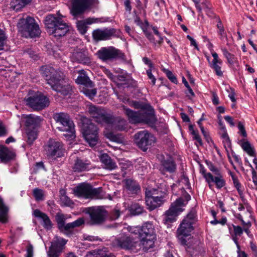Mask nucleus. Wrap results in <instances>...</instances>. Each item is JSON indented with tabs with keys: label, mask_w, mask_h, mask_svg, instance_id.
I'll list each match as a JSON object with an SVG mask.
<instances>
[{
	"label": "nucleus",
	"mask_w": 257,
	"mask_h": 257,
	"mask_svg": "<svg viewBox=\"0 0 257 257\" xmlns=\"http://www.w3.org/2000/svg\"><path fill=\"white\" fill-rule=\"evenodd\" d=\"M42 74L51 88L63 96L71 94L72 87L67 81L64 74L51 67H42Z\"/></svg>",
	"instance_id": "1"
},
{
	"label": "nucleus",
	"mask_w": 257,
	"mask_h": 257,
	"mask_svg": "<svg viewBox=\"0 0 257 257\" xmlns=\"http://www.w3.org/2000/svg\"><path fill=\"white\" fill-rule=\"evenodd\" d=\"M197 220L196 211L192 209L183 220L177 230V236L180 243L185 248H190L192 246L194 239L189 237L194 230L193 225Z\"/></svg>",
	"instance_id": "2"
},
{
	"label": "nucleus",
	"mask_w": 257,
	"mask_h": 257,
	"mask_svg": "<svg viewBox=\"0 0 257 257\" xmlns=\"http://www.w3.org/2000/svg\"><path fill=\"white\" fill-rule=\"evenodd\" d=\"M63 17L62 15L57 17L53 15H49L46 17L44 23L49 34L55 37H61L69 32V25L62 20Z\"/></svg>",
	"instance_id": "3"
},
{
	"label": "nucleus",
	"mask_w": 257,
	"mask_h": 257,
	"mask_svg": "<svg viewBox=\"0 0 257 257\" xmlns=\"http://www.w3.org/2000/svg\"><path fill=\"white\" fill-rule=\"evenodd\" d=\"M53 118L58 124L57 128L60 131L65 132L64 134L65 137L68 139L75 138L74 124L67 113H55L53 115Z\"/></svg>",
	"instance_id": "4"
},
{
	"label": "nucleus",
	"mask_w": 257,
	"mask_h": 257,
	"mask_svg": "<svg viewBox=\"0 0 257 257\" xmlns=\"http://www.w3.org/2000/svg\"><path fill=\"white\" fill-rule=\"evenodd\" d=\"M75 196L85 199H100L104 197L102 188H93L90 184L82 183L73 189Z\"/></svg>",
	"instance_id": "5"
},
{
	"label": "nucleus",
	"mask_w": 257,
	"mask_h": 257,
	"mask_svg": "<svg viewBox=\"0 0 257 257\" xmlns=\"http://www.w3.org/2000/svg\"><path fill=\"white\" fill-rule=\"evenodd\" d=\"M18 27L21 34L26 37L35 38L41 34L39 25L35 19L31 17L26 19H21L18 24Z\"/></svg>",
	"instance_id": "6"
},
{
	"label": "nucleus",
	"mask_w": 257,
	"mask_h": 257,
	"mask_svg": "<svg viewBox=\"0 0 257 257\" xmlns=\"http://www.w3.org/2000/svg\"><path fill=\"white\" fill-rule=\"evenodd\" d=\"M27 105L35 110H41L50 105L49 98L39 91H30L25 98Z\"/></svg>",
	"instance_id": "7"
},
{
	"label": "nucleus",
	"mask_w": 257,
	"mask_h": 257,
	"mask_svg": "<svg viewBox=\"0 0 257 257\" xmlns=\"http://www.w3.org/2000/svg\"><path fill=\"white\" fill-rule=\"evenodd\" d=\"M82 132L85 140L91 147L97 144L99 140L97 127L87 118L82 119Z\"/></svg>",
	"instance_id": "8"
},
{
	"label": "nucleus",
	"mask_w": 257,
	"mask_h": 257,
	"mask_svg": "<svg viewBox=\"0 0 257 257\" xmlns=\"http://www.w3.org/2000/svg\"><path fill=\"white\" fill-rule=\"evenodd\" d=\"M185 205V201L183 198H179L176 199L163 215V222L166 224H169L175 221L178 214L183 211V207Z\"/></svg>",
	"instance_id": "9"
},
{
	"label": "nucleus",
	"mask_w": 257,
	"mask_h": 257,
	"mask_svg": "<svg viewBox=\"0 0 257 257\" xmlns=\"http://www.w3.org/2000/svg\"><path fill=\"white\" fill-rule=\"evenodd\" d=\"M88 112L94 121L102 125H107L113 121V116L100 107L90 105Z\"/></svg>",
	"instance_id": "10"
},
{
	"label": "nucleus",
	"mask_w": 257,
	"mask_h": 257,
	"mask_svg": "<svg viewBox=\"0 0 257 257\" xmlns=\"http://www.w3.org/2000/svg\"><path fill=\"white\" fill-rule=\"evenodd\" d=\"M121 107L123 112L127 116L130 122L132 123H153L156 120L155 116H149L144 112L134 111L124 105H122Z\"/></svg>",
	"instance_id": "11"
},
{
	"label": "nucleus",
	"mask_w": 257,
	"mask_h": 257,
	"mask_svg": "<svg viewBox=\"0 0 257 257\" xmlns=\"http://www.w3.org/2000/svg\"><path fill=\"white\" fill-rule=\"evenodd\" d=\"M121 107L123 112L127 116L130 122L132 123H153L156 120L155 116H149L144 112L134 111L124 105H122Z\"/></svg>",
	"instance_id": "12"
},
{
	"label": "nucleus",
	"mask_w": 257,
	"mask_h": 257,
	"mask_svg": "<svg viewBox=\"0 0 257 257\" xmlns=\"http://www.w3.org/2000/svg\"><path fill=\"white\" fill-rule=\"evenodd\" d=\"M86 213L90 217L89 224L98 225L102 224L105 221L107 212L102 207H91L87 209Z\"/></svg>",
	"instance_id": "13"
},
{
	"label": "nucleus",
	"mask_w": 257,
	"mask_h": 257,
	"mask_svg": "<svg viewBox=\"0 0 257 257\" xmlns=\"http://www.w3.org/2000/svg\"><path fill=\"white\" fill-rule=\"evenodd\" d=\"M137 146L143 151H146L155 142V138L147 131H140L134 135Z\"/></svg>",
	"instance_id": "14"
},
{
	"label": "nucleus",
	"mask_w": 257,
	"mask_h": 257,
	"mask_svg": "<svg viewBox=\"0 0 257 257\" xmlns=\"http://www.w3.org/2000/svg\"><path fill=\"white\" fill-rule=\"evenodd\" d=\"M96 55L103 62L123 59L124 56L121 51L112 46L101 48L97 52Z\"/></svg>",
	"instance_id": "15"
},
{
	"label": "nucleus",
	"mask_w": 257,
	"mask_h": 257,
	"mask_svg": "<svg viewBox=\"0 0 257 257\" xmlns=\"http://www.w3.org/2000/svg\"><path fill=\"white\" fill-rule=\"evenodd\" d=\"M46 154L48 157L56 159L64 156L65 149L63 144L59 141L50 139L45 146Z\"/></svg>",
	"instance_id": "16"
},
{
	"label": "nucleus",
	"mask_w": 257,
	"mask_h": 257,
	"mask_svg": "<svg viewBox=\"0 0 257 257\" xmlns=\"http://www.w3.org/2000/svg\"><path fill=\"white\" fill-rule=\"evenodd\" d=\"M71 14L76 18L84 13L90 6L97 3V0H71Z\"/></svg>",
	"instance_id": "17"
},
{
	"label": "nucleus",
	"mask_w": 257,
	"mask_h": 257,
	"mask_svg": "<svg viewBox=\"0 0 257 257\" xmlns=\"http://www.w3.org/2000/svg\"><path fill=\"white\" fill-rule=\"evenodd\" d=\"M137 244V242L125 233L119 234L112 241L113 247L126 250L132 249L136 246Z\"/></svg>",
	"instance_id": "18"
},
{
	"label": "nucleus",
	"mask_w": 257,
	"mask_h": 257,
	"mask_svg": "<svg viewBox=\"0 0 257 257\" xmlns=\"http://www.w3.org/2000/svg\"><path fill=\"white\" fill-rule=\"evenodd\" d=\"M146 204L148 208L152 211L159 207L163 203V198L161 196H157L158 190L156 189L146 190Z\"/></svg>",
	"instance_id": "19"
},
{
	"label": "nucleus",
	"mask_w": 257,
	"mask_h": 257,
	"mask_svg": "<svg viewBox=\"0 0 257 257\" xmlns=\"http://www.w3.org/2000/svg\"><path fill=\"white\" fill-rule=\"evenodd\" d=\"M70 59L73 62L85 65H89L91 63V59L88 52L82 50H74L71 54Z\"/></svg>",
	"instance_id": "20"
},
{
	"label": "nucleus",
	"mask_w": 257,
	"mask_h": 257,
	"mask_svg": "<svg viewBox=\"0 0 257 257\" xmlns=\"http://www.w3.org/2000/svg\"><path fill=\"white\" fill-rule=\"evenodd\" d=\"M116 30L114 29H96L93 31L92 37L96 41H102L110 39L114 36Z\"/></svg>",
	"instance_id": "21"
},
{
	"label": "nucleus",
	"mask_w": 257,
	"mask_h": 257,
	"mask_svg": "<svg viewBox=\"0 0 257 257\" xmlns=\"http://www.w3.org/2000/svg\"><path fill=\"white\" fill-rule=\"evenodd\" d=\"M176 169V164L172 158H164L161 161L160 170L163 174H165L166 172L174 173Z\"/></svg>",
	"instance_id": "22"
},
{
	"label": "nucleus",
	"mask_w": 257,
	"mask_h": 257,
	"mask_svg": "<svg viewBox=\"0 0 257 257\" xmlns=\"http://www.w3.org/2000/svg\"><path fill=\"white\" fill-rule=\"evenodd\" d=\"M33 215L42 220V224L44 228L50 230L52 228L53 223L47 214L36 209L33 211Z\"/></svg>",
	"instance_id": "23"
},
{
	"label": "nucleus",
	"mask_w": 257,
	"mask_h": 257,
	"mask_svg": "<svg viewBox=\"0 0 257 257\" xmlns=\"http://www.w3.org/2000/svg\"><path fill=\"white\" fill-rule=\"evenodd\" d=\"M208 180L206 182L208 183L209 187L211 188L212 183H215L217 189H221L225 185V181L224 180L223 175L221 173L219 175L213 176L212 174H208Z\"/></svg>",
	"instance_id": "24"
},
{
	"label": "nucleus",
	"mask_w": 257,
	"mask_h": 257,
	"mask_svg": "<svg viewBox=\"0 0 257 257\" xmlns=\"http://www.w3.org/2000/svg\"><path fill=\"white\" fill-rule=\"evenodd\" d=\"M15 153L8 148L0 145V160L2 163H7L15 157Z\"/></svg>",
	"instance_id": "25"
},
{
	"label": "nucleus",
	"mask_w": 257,
	"mask_h": 257,
	"mask_svg": "<svg viewBox=\"0 0 257 257\" xmlns=\"http://www.w3.org/2000/svg\"><path fill=\"white\" fill-rule=\"evenodd\" d=\"M211 54L213 59L210 63V67L218 76L221 77L223 76V72L221 68L222 61L218 58V54L216 52H213Z\"/></svg>",
	"instance_id": "26"
},
{
	"label": "nucleus",
	"mask_w": 257,
	"mask_h": 257,
	"mask_svg": "<svg viewBox=\"0 0 257 257\" xmlns=\"http://www.w3.org/2000/svg\"><path fill=\"white\" fill-rule=\"evenodd\" d=\"M156 236L154 227L151 222H146L140 227V237L141 238Z\"/></svg>",
	"instance_id": "27"
},
{
	"label": "nucleus",
	"mask_w": 257,
	"mask_h": 257,
	"mask_svg": "<svg viewBox=\"0 0 257 257\" xmlns=\"http://www.w3.org/2000/svg\"><path fill=\"white\" fill-rule=\"evenodd\" d=\"M107 125H111L113 130L122 131L127 129V123L124 119L113 117L112 122Z\"/></svg>",
	"instance_id": "28"
},
{
	"label": "nucleus",
	"mask_w": 257,
	"mask_h": 257,
	"mask_svg": "<svg viewBox=\"0 0 257 257\" xmlns=\"http://www.w3.org/2000/svg\"><path fill=\"white\" fill-rule=\"evenodd\" d=\"M133 105L136 108L140 109L138 111L144 112L147 114H148L149 116H155L154 110L150 105L139 101L133 102Z\"/></svg>",
	"instance_id": "29"
},
{
	"label": "nucleus",
	"mask_w": 257,
	"mask_h": 257,
	"mask_svg": "<svg viewBox=\"0 0 257 257\" xmlns=\"http://www.w3.org/2000/svg\"><path fill=\"white\" fill-rule=\"evenodd\" d=\"M112 253L106 247L94 250L87 252L85 257H110Z\"/></svg>",
	"instance_id": "30"
},
{
	"label": "nucleus",
	"mask_w": 257,
	"mask_h": 257,
	"mask_svg": "<svg viewBox=\"0 0 257 257\" xmlns=\"http://www.w3.org/2000/svg\"><path fill=\"white\" fill-rule=\"evenodd\" d=\"M9 208L5 203L3 199L0 196V222L6 223L8 221Z\"/></svg>",
	"instance_id": "31"
},
{
	"label": "nucleus",
	"mask_w": 257,
	"mask_h": 257,
	"mask_svg": "<svg viewBox=\"0 0 257 257\" xmlns=\"http://www.w3.org/2000/svg\"><path fill=\"white\" fill-rule=\"evenodd\" d=\"M95 21L92 18H87L84 20L78 21L76 22V26L78 30L82 35H84L87 31L88 27L87 25H91L94 23Z\"/></svg>",
	"instance_id": "32"
},
{
	"label": "nucleus",
	"mask_w": 257,
	"mask_h": 257,
	"mask_svg": "<svg viewBox=\"0 0 257 257\" xmlns=\"http://www.w3.org/2000/svg\"><path fill=\"white\" fill-rule=\"evenodd\" d=\"M100 159L106 169L112 170L116 167V163L106 153L102 154L100 156Z\"/></svg>",
	"instance_id": "33"
},
{
	"label": "nucleus",
	"mask_w": 257,
	"mask_h": 257,
	"mask_svg": "<svg viewBox=\"0 0 257 257\" xmlns=\"http://www.w3.org/2000/svg\"><path fill=\"white\" fill-rule=\"evenodd\" d=\"M73 169L78 172L87 171L89 169V163L77 158L74 161Z\"/></svg>",
	"instance_id": "34"
},
{
	"label": "nucleus",
	"mask_w": 257,
	"mask_h": 257,
	"mask_svg": "<svg viewBox=\"0 0 257 257\" xmlns=\"http://www.w3.org/2000/svg\"><path fill=\"white\" fill-rule=\"evenodd\" d=\"M125 188L131 194H137L141 190L139 184L136 181L131 179L125 180Z\"/></svg>",
	"instance_id": "35"
},
{
	"label": "nucleus",
	"mask_w": 257,
	"mask_h": 257,
	"mask_svg": "<svg viewBox=\"0 0 257 257\" xmlns=\"http://www.w3.org/2000/svg\"><path fill=\"white\" fill-rule=\"evenodd\" d=\"M155 238L156 236L141 238V244L144 251H148L154 247Z\"/></svg>",
	"instance_id": "36"
},
{
	"label": "nucleus",
	"mask_w": 257,
	"mask_h": 257,
	"mask_svg": "<svg viewBox=\"0 0 257 257\" xmlns=\"http://www.w3.org/2000/svg\"><path fill=\"white\" fill-rule=\"evenodd\" d=\"M76 82L78 84H81L83 87H92L93 84L92 82L90 80L89 78L84 73H81L76 79Z\"/></svg>",
	"instance_id": "37"
},
{
	"label": "nucleus",
	"mask_w": 257,
	"mask_h": 257,
	"mask_svg": "<svg viewBox=\"0 0 257 257\" xmlns=\"http://www.w3.org/2000/svg\"><path fill=\"white\" fill-rule=\"evenodd\" d=\"M41 121V118L40 116H35L33 114H30L26 119V125L27 127L30 128L31 126L33 129L38 126Z\"/></svg>",
	"instance_id": "38"
},
{
	"label": "nucleus",
	"mask_w": 257,
	"mask_h": 257,
	"mask_svg": "<svg viewBox=\"0 0 257 257\" xmlns=\"http://www.w3.org/2000/svg\"><path fill=\"white\" fill-rule=\"evenodd\" d=\"M232 226L233 228V233H230L232 239L236 245L237 248L239 249V245L238 242V238H237V236H240L242 235L243 230L240 226L234 225L233 224H232Z\"/></svg>",
	"instance_id": "39"
},
{
	"label": "nucleus",
	"mask_w": 257,
	"mask_h": 257,
	"mask_svg": "<svg viewBox=\"0 0 257 257\" xmlns=\"http://www.w3.org/2000/svg\"><path fill=\"white\" fill-rule=\"evenodd\" d=\"M66 243L67 240L64 238L56 236L52 242L51 246L62 251L63 247Z\"/></svg>",
	"instance_id": "40"
},
{
	"label": "nucleus",
	"mask_w": 257,
	"mask_h": 257,
	"mask_svg": "<svg viewBox=\"0 0 257 257\" xmlns=\"http://www.w3.org/2000/svg\"><path fill=\"white\" fill-rule=\"evenodd\" d=\"M27 142L29 145H32L37 138V133L35 129L27 127L26 128Z\"/></svg>",
	"instance_id": "41"
},
{
	"label": "nucleus",
	"mask_w": 257,
	"mask_h": 257,
	"mask_svg": "<svg viewBox=\"0 0 257 257\" xmlns=\"http://www.w3.org/2000/svg\"><path fill=\"white\" fill-rule=\"evenodd\" d=\"M90 87H83L80 88L81 92H82L86 96L88 97L90 99H92L94 98L96 94V89Z\"/></svg>",
	"instance_id": "42"
},
{
	"label": "nucleus",
	"mask_w": 257,
	"mask_h": 257,
	"mask_svg": "<svg viewBox=\"0 0 257 257\" xmlns=\"http://www.w3.org/2000/svg\"><path fill=\"white\" fill-rule=\"evenodd\" d=\"M221 50V51H222L224 56L227 59V61L228 63H229L230 64H233L236 62V61H237L236 58L235 57V56L233 54L229 53L227 51L226 48H222Z\"/></svg>",
	"instance_id": "43"
},
{
	"label": "nucleus",
	"mask_w": 257,
	"mask_h": 257,
	"mask_svg": "<svg viewBox=\"0 0 257 257\" xmlns=\"http://www.w3.org/2000/svg\"><path fill=\"white\" fill-rule=\"evenodd\" d=\"M55 219L57 223L58 228L59 230L62 229L63 225L65 224V221L67 219L65 215L61 212H58L56 215Z\"/></svg>",
	"instance_id": "44"
},
{
	"label": "nucleus",
	"mask_w": 257,
	"mask_h": 257,
	"mask_svg": "<svg viewBox=\"0 0 257 257\" xmlns=\"http://www.w3.org/2000/svg\"><path fill=\"white\" fill-rule=\"evenodd\" d=\"M241 148L248 155L252 157L255 156L254 149L251 147L248 142H243L241 144Z\"/></svg>",
	"instance_id": "45"
},
{
	"label": "nucleus",
	"mask_w": 257,
	"mask_h": 257,
	"mask_svg": "<svg viewBox=\"0 0 257 257\" xmlns=\"http://www.w3.org/2000/svg\"><path fill=\"white\" fill-rule=\"evenodd\" d=\"M33 195L37 201H43L45 199L44 192L43 190L39 188H35L33 190Z\"/></svg>",
	"instance_id": "46"
},
{
	"label": "nucleus",
	"mask_w": 257,
	"mask_h": 257,
	"mask_svg": "<svg viewBox=\"0 0 257 257\" xmlns=\"http://www.w3.org/2000/svg\"><path fill=\"white\" fill-rule=\"evenodd\" d=\"M131 210L132 213L134 215H140L144 211V207L137 203L133 204L131 206Z\"/></svg>",
	"instance_id": "47"
},
{
	"label": "nucleus",
	"mask_w": 257,
	"mask_h": 257,
	"mask_svg": "<svg viewBox=\"0 0 257 257\" xmlns=\"http://www.w3.org/2000/svg\"><path fill=\"white\" fill-rule=\"evenodd\" d=\"M24 7V5H22L21 0H11V1L10 7L14 10L18 11Z\"/></svg>",
	"instance_id": "48"
},
{
	"label": "nucleus",
	"mask_w": 257,
	"mask_h": 257,
	"mask_svg": "<svg viewBox=\"0 0 257 257\" xmlns=\"http://www.w3.org/2000/svg\"><path fill=\"white\" fill-rule=\"evenodd\" d=\"M230 175L231 176L234 187L237 189L238 193L239 194H241L242 193V191L240 190L241 184L239 182L237 177L233 173L231 172H230Z\"/></svg>",
	"instance_id": "49"
},
{
	"label": "nucleus",
	"mask_w": 257,
	"mask_h": 257,
	"mask_svg": "<svg viewBox=\"0 0 257 257\" xmlns=\"http://www.w3.org/2000/svg\"><path fill=\"white\" fill-rule=\"evenodd\" d=\"M205 163L209 170L213 172L215 175H219V174L221 173L219 169L215 167L211 162L206 160Z\"/></svg>",
	"instance_id": "50"
},
{
	"label": "nucleus",
	"mask_w": 257,
	"mask_h": 257,
	"mask_svg": "<svg viewBox=\"0 0 257 257\" xmlns=\"http://www.w3.org/2000/svg\"><path fill=\"white\" fill-rule=\"evenodd\" d=\"M62 251L51 246L48 251V257H59Z\"/></svg>",
	"instance_id": "51"
},
{
	"label": "nucleus",
	"mask_w": 257,
	"mask_h": 257,
	"mask_svg": "<svg viewBox=\"0 0 257 257\" xmlns=\"http://www.w3.org/2000/svg\"><path fill=\"white\" fill-rule=\"evenodd\" d=\"M168 78L173 83L176 84L177 83V80L175 75L173 73L169 70H165L164 71Z\"/></svg>",
	"instance_id": "52"
},
{
	"label": "nucleus",
	"mask_w": 257,
	"mask_h": 257,
	"mask_svg": "<svg viewBox=\"0 0 257 257\" xmlns=\"http://www.w3.org/2000/svg\"><path fill=\"white\" fill-rule=\"evenodd\" d=\"M60 200L66 206H70L73 204L72 201L65 194H62Z\"/></svg>",
	"instance_id": "53"
},
{
	"label": "nucleus",
	"mask_w": 257,
	"mask_h": 257,
	"mask_svg": "<svg viewBox=\"0 0 257 257\" xmlns=\"http://www.w3.org/2000/svg\"><path fill=\"white\" fill-rule=\"evenodd\" d=\"M144 33L146 37L149 39L151 43H153V44L155 46L156 45V44L158 43L157 41H155V38L153 35L151 34L147 30L144 31Z\"/></svg>",
	"instance_id": "54"
},
{
	"label": "nucleus",
	"mask_w": 257,
	"mask_h": 257,
	"mask_svg": "<svg viewBox=\"0 0 257 257\" xmlns=\"http://www.w3.org/2000/svg\"><path fill=\"white\" fill-rule=\"evenodd\" d=\"M151 27L152 28L154 34L157 36L159 40L157 41L158 44H161L163 43V38L161 36L160 33L158 31V28L157 27L152 26H151Z\"/></svg>",
	"instance_id": "55"
},
{
	"label": "nucleus",
	"mask_w": 257,
	"mask_h": 257,
	"mask_svg": "<svg viewBox=\"0 0 257 257\" xmlns=\"http://www.w3.org/2000/svg\"><path fill=\"white\" fill-rule=\"evenodd\" d=\"M6 39V36L3 30L0 29V50L4 49V42Z\"/></svg>",
	"instance_id": "56"
},
{
	"label": "nucleus",
	"mask_w": 257,
	"mask_h": 257,
	"mask_svg": "<svg viewBox=\"0 0 257 257\" xmlns=\"http://www.w3.org/2000/svg\"><path fill=\"white\" fill-rule=\"evenodd\" d=\"M73 228L74 226L72 222L65 224L62 227V229H60L61 231H67L70 232Z\"/></svg>",
	"instance_id": "57"
},
{
	"label": "nucleus",
	"mask_w": 257,
	"mask_h": 257,
	"mask_svg": "<svg viewBox=\"0 0 257 257\" xmlns=\"http://www.w3.org/2000/svg\"><path fill=\"white\" fill-rule=\"evenodd\" d=\"M26 257H33L34 248L32 244L29 243L27 246Z\"/></svg>",
	"instance_id": "58"
},
{
	"label": "nucleus",
	"mask_w": 257,
	"mask_h": 257,
	"mask_svg": "<svg viewBox=\"0 0 257 257\" xmlns=\"http://www.w3.org/2000/svg\"><path fill=\"white\" fill-rule=\"evenodd\" d=\"M84 219L83 217H80L77 219V220H75L74 221L72 222L73 225L74 226V227H80L82 225H83L84 223Z\"/></svg>",
	"instance_id": "59"
},
{
	"label": "nucleus",
	"mask_w": 257,
	"mask_h": 257,
	"mask_svg": "<svg viewBox=\"0 0 257 257\" xmlns=\"http://www.w3.org/2000/svg\"><path fill=\"white\" fill-rule=\"evenodd\" d=\"M127 230L131 233H133V234H139L140 235V227H139V226H135V227L129 226V227H127Z\"/></svg>",
	"instance_id": "60"
},
{
	"label": "nucleus",
	"mask_w": 257,
	"mask_h": 257,
	"mask_svg": "<svg viewBox=\"0 0 257 257\" xmlns=\"http://www.w3.org/2000/svg\"><path fill=\"white\" fill-rule=\"evenodd\" d=\"M221 138L223 139V142L224 143H226L227 145L229 146L230 145V141L227 132L225 130H224L223 133L221 135Z\"/></svg>",
	"instance_id": "61"
},
{
	"label": "nucleus",
	"mask_w": 257,
	"mask_h": 257,
	"mask_svg": "<svg viewBox=\"0 0 257 257\" xmlns=\"http://www.w3.org/2000/svg\"><path fill=\"white\" fill-rule=\"evenodd\" d=\"M238 128L240 134L243 137H246L247 135L244 126V125L241 122H239L238 123Z\"/></svg>",
	"instance_id": "62"
},
{
	"label": "nucleus",
	"mask_w": 257,
	"mask_h": 257,
	"mask_svg": "<svg viewBox=\"0 0 257 257\" xmlns=\"http://www.w3.org/2000/svg\"><path fill=\"white\" fill-rule=\"evenodd\" d=\"M147 74L148 78L151 80V83L153 85H154L156 83V78L152 74V69H149L147 70Z\"/></svg>",
	"instance_id": "63"
},
{
	"label": "nucleus",
	"mask_w": 257,
	"mask_h": 257,
	"mask_svg": "<svg viewBox=\"0 0 257 257\" xmlns=\"http://www.w3.org/2000/svg\"><path fill=\"white\" fill-rule=\"evenodd\" d=\"M193 134H192V135L193 136V139L196 140L200 146H202V140H201L200 137L199 136L198 132H197L196 131H193Z\"/></svg>",
	"instance_id": "64"
}]
</instances>
